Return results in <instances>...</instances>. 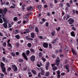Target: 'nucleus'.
<instances>
[{
  "label": "nucleus",
  "mask_w": 78,
  "mask_h": 78,
  "mask_svg": "<svg viewBox=\"0 0 78 78\" xmlns=\"http://www.w3.org/2000/svg\"><path fill=\"white\" fill-rule=\"evenodd\" d=\"M68 22L69 24H70V25H72V24H73V23L74 22H75V20L72 18H70L68 20Z\"/></svg>",
  "instance_id": "obj_1"
},
{
  "label": "nucleus",
  "mask_w": 78,
  "mask_h": 78,
  "mask_svg": "<svg viewBox=\"0 0 78 78\" xmlns=\"http://www.w3.org/2000/svg\"><path fill=\"white\" fill-rule=\"evenodd\" d=\"M55 62V64L56 65V66H59V63H60V60H59V57H57V58L56 59Z\"/></svg>",
  "instance_id": "obj_2"
},
{
  "label": "nucleus",
  "mask_w": 78,
  "mask_h": 78,
  "mask_svg": "<svg viewBox=\"0 0 78 78\" xmlns=\"http://www.w3.org/2000/svg\"><path fill=\"white\" fill-rule=\"evenodd\" d=\"M12 69L14 72H16V71H17V66L15 65H12Z\"/></svg>",
  "instance_id": "obj_3"
},
{
  "label": "nucleus",
  "mask_w": 78,
  "mask_h": 78,
  "mask_svg": "<svg viewBox=\"0 0 78 78\" xmlns=\"http://www.w3.org/2000/svg\"><path fill=\"white\" fill-rule=\"evenodd\" d=\"M55 66L54 64H52L51 66L52 67V70L53 71H55V70H57L58 68L56 66Z\"/></svg>",
  "instance_id": "obj_4"
},
{
  "label": "nucleus",
  "mask_w": 78,
  "mask_h": 78,
  "mask_svg": "<svg viewBox=\"0 0 78 78\" xmlns=\"http://www.w3.org/2000/svg\"><path fill=\"white\" fill-rule=\"evenodd\" d=\"M7 11H8V9H7L5 8L3 9V13H2V15L3 17H4V16H5V15H6V13Z\"/></svg>",
  "instance_id": "obj_5"
},
{
  "label": "nucleus",
  "mask_w": 78,
  "mask_h": 78,
  "mask_svg": "<svg viewBox=\"0 0 78 78\" xmlns=\"http://www.w3.org/2000/svg\"><path fill=\"white\" fill-rule=\"evenodd\" d=\"M43 46L44 48H48V45L47 43H44L43 44Z\"/></svg>",
  "instance_id": "obj_6"
},
{
  "label": "nucleus",
  "mask_w": 78,
  "mask_h": 78,
  "mask_svg": "<svg viewBox=\"0 0 78 78\" xmlns=\"http://www.w3.org/2000/svg\"><path fill=\"white\" fill-rule=\"evenodd\" d=\"M30 60L31 61H34V60H35V56L34 55H32L30 57Z\"/></svg>",
  "instance_id": "obj_7"
},
{
  "label": "nucleus",
  "mask_w": 78,
  "mask_h": 78,
  "mask_svg": "<svg viewBox=\"0 0 78 78\" xmlns=\"http://www.w3.org/2000/svg\"><path fill=\"white\" fill-rule=\"evenodd\" d=\"M26 33H30V30H29V29H27L26 30V32H23V33H21V34H26Z\"/></svg>",
  "instance_id": "obj_8"
},
{
  "label": "nucleus",
  "mask_w": 78,
  "mask_h": 78,
  "mask_svg": "<svg viewBox=\"0 0 78 78\" xmlns=\"http://www.w3.org/2000/svg\"><path fill=\"white\" fill-rule=\"evenodd\" d=\"M22 55L24 58L26 60V61H28V58H27V56H26V55H25V53L23 52L22 53Z\"/></svg>",
  "instance_id": "obj_9"
},
{
  "label": "nucleus",
  "mask_w": 78,
  "mask_h": 78,
  "mask_svg": "<svg viewBox=\"0 0 78 78\" xmlns=\"http://www.w3.org/2000/svg\"><path fill=\"white\" fill-rule=\"evenodd\" d=\"M71 50L73 54L74 55H76V52H75V49H74L73 48H72Z\"/></svg>",
  "instance_id": "obj_10"
},
{
  "label": "nucleus",
  "mask_w": 78,
  "mask_h": 78,
  "mask_svg": "<svg viewBox=\"0 0 78 78\" xmlns=\"http://www.w3.org/2000/svg\"><path fill=\"white\" fill-rule=\"evenodd\" d=\"M3 26L5 28H6L8 27L7 23L5 22L4 24H3Z\"/></svg>",
  "instance_id": "obj_11"
},
{
  "label": "nucleus",
  "mask_w": 78,
  "mask_h": 78,
  "mask_svg": "<svg viewBox=\"0 0 78 78\" xmlns=\"http://www.w3.org/2000/svg\"><path fill=\"white\" fill-rule=\"evenodd\" d=\"M70 34L72 36H73V37H75V33L74 32L72 31L70 33Z\"/></svg>",
  "instance_id": "obj_12"
},
{
  "label": "nucleus",
  "mask_w": 78,
  "mask_h": 78,
  "mask_svg": "<svg viewBox=\"0 0 78 78\" xmlns=\"http://www.w3.org/2000/svg\"><path fill=\"white\" fill-rule=\"evenodd\" d=\"M31 37H32V38H34V37H35L34 34V33H32L31 34Z\"/></svg>",
  "instance_id": "obj_13"
},
{
  "label": "nucleus",
  "mask_w": 78,
  "mask_h": 78,
  "mask_svg": "<svg viewBox=\"0 0 78 78\" xmlns=\"http://www.w3.org/2000/svg\"><path fill=\"white\" fill-rule=\"evenodd\" d=\"M27 9L29 11H32V10L33 9V7H27Z\"/></svg>",
  "instance_id": "obj_14"
},
{
  "label": "nucleus",
  "mask_w": 78,
  "mask_h": 78,
  "mask_svg": "<svg viewBox=\"0 0 78 78\" xmlns=\"http://www.w3.org/2000/svg\"><path fill=\"white\" fill-rule=\"evenodd\" d=\"M23 69L24 70H27V66L25 65V66H24L23 67Z\"/></svg>",
  "instance_id": "obj_15"
},
{
  "label": "nucleus",
  "mask_w": 78,
  "mask_h": 78,
  "mask_svg": "<svg viewBox=\"0 0 78 78\" xmlns=\"http://www.w3.org/2000/svg\"><path fill=\"white\" fill-rule=\"evenodd\" d=\"M46 76H48L49 75H50V72H46Z\"/></svg>",
  "instance_id": "obj_16"
},
{
  "label": "nucleus",
  "mask_w": 78,
  "mask_h": 78,
  "mask_svg": "<svg viewBox=\"0 0 78 78\" xmlns=\"http://www.w3.org/2000/svg\"><path fill=\"white\" fill-rule=\"evenodd\" d=\"M31 72H32V73H33L35 75H36V71H35V70L34 69H33L32 70Z\"/></svg>",
  "instance_id": "obj_17"
},
{
  "label": "nucleus",
  "mask_w": 78,
  "mask_h": 78,
  "mask_svg": "<svg viewBox=\"0 0 78 78\" xmlns=\"http://www.w3.org/2000/svg\"><path fill=\"white\" fill-rule=\"evenodd\" d=\"M65 51L67 52H69V47H66V48Z\"/></svg>",
  "instance_id": "obj_18"
},
{
  "label": "nucleus",
  "mask_w": 78,
  "mask_h": 78,
  "mask_svg": "<svg viewBox=\"0 0 78 78\" xmlns=\"http://www.w3.org/2000/svg\"><path fill=\"white\" fill-rule=\"evenodd\" d=\"M15 37L17 39H18L20 38V36H19V35L18 34L15 36Z\"/></svg>",
  "instance_id": "obj_19"
},
{
  "label": "nucleus",
  "mask_w": 78,
  "mask_h": 78,
  "mask_svg": "<svg viewBox=\"0 0 78 78\" xmlns=\"http://www.w3.org/2000/svg\"><path fill=\"white\" fill-rule=\"evenodd\" d=\"M57 73L58 76H60V72L59 71H58L56 72Z\"/></svg>",
  "instance_id": "obj_20"
},
{
  "label": "nucleus",
  "mask_w": 78,
  "mask_h": 78,
  "mask_svg": "<svg viewBox=\"0 0 78 78\" xmlns=\"http://www.w3.org/2000/svg\"><path fill=\"white\" fill-rule=\"evenodd\" d=\"M8 45H9V47L11 48H12V46L11 45V44L10 43H9L7 44Z\"/></svg>",
  "instance_id": "obj_21"
},
{
  "label": "nucleus",
  "mask_w": 78,
  "mask_h": 78,
  "mask_svg": "<svg viewBox=\"0 0 78 78\" xmlns=\"http://www.w3.org/2000/svg\"><path fill=\"white\" fill-rule=\"evenodd\" d=\"M66 69H67V70L68 72H70V70H69V69L68 67V66H66Z\"/></svg>",
  "instance_id": "obj_22"
},
{
  "label": "nucleus",
  "mask_w": 78,
  "mask_h": 78,
  "mask_svg": "<svg viewBox=\"0 0 78 78\" xmlns=\"http://www.w3.org/2000/svg\"><path fill=\"white\" fill-rule=\"evenodd\" d=\"M18 19V18L17 17H15L13 18V20L14 21H17Z\"/></svg>",
  "instance_id": "obj_23"
},
{
  "label": "nucleus",
  "mask_w": 78,
  "mask_h": 78,
  "mask_svg": "<svg viewBox=\"0 0 78 78\" xmlns=\"http://www.w3.org/2000/svg\"><path fill=\"white\" fill-rule=\"evenodd\" d=\"M55 34V32L53 31L51 32V36H54Z\"/></svg>",
  "instance_id": "obj_24"
},
{
  "label": "nucleus",
  "mask_w": 78,
  "mask_h": 78,
  "mask_svg": "<svg viewBox=\"0 0 78 78\" xmlns=\"http://www.w3.org/2000/svg\"><path fill=\"white\" fill-rule=\"evenodd\" d=\"M58 40V39H56L52 41V44H55L56 43V41Z\"/></svg>",
  "instance_id": "obj_25"
},
{
  "label": "nucleus",
  "mask_w": 78,
  "mask_h": 78,
  "mask_svg": "<svg viewBox=\"0 0 78 78\" xmlns=\"http://www.w3.org/2000/svg\"><path fill=\"white\" fill-rule=\"evenodd\" d=\"M23 62V60L22 59H20L18 60V62Z\"/></svg>",
  "instance_id": "obj_26"
},
{
  "label": "nucleus",
  "mask_w": 78,
  "mask_h": 78,
  "mask_svg": "<svg viewBox=\"0 0 78 78\" xmlns=\"http://www.w3.org/2000/svg\"><path fill=\"white\" fill-rule=\"evenodd\" d=\"M28 15H29V14H28L27 15L25 16L24 17L25 19H28L29 18V16Z\"/></svg>",
  "instance_id": "obj_27"
},
{
  "label": "nucleus",
  "mask_w": 78,
  "mask_h": 78,
  "mask_svg": "<svg viewBox=\"0 0 78 78\" xmlns=\"http://www.w3.org/2000/svg\"><path fill=\"white\" fill-rule=\"evenodd\" d=\"M1 69H3V68H4V64L3 63H1Z\"/></svg>",
  "instance_id": "obj_28"
},
{
  "label": "nucleus",
  "mask_w": 78,
  "mask_h": 78,
  "mask_svg": "<svg viewBox=\"0 0 78 78\" xmlns=\"http://www.w3.org/2000/svg\"><path fill=\"white\" fill-rule=\"evenodd\" d=\"M14 33L15 34H17L19 33V31L18 30H16L14 31Z\"/></svg>",
  "instance_id": "obj_29"
},
{
  "label": "nucleus",
  "mask_w": 78,
  "mask_h": 78,
  "mask_svg": "<svg viewBox=\"0 0 78 78\" xmlns=\"http://www.w3.org/2000/svg\"><path fill=\"white\" fill-rule=\"evenodd\" d=\"M28 47H31V43H28L27 44Z\"/></svg>",
  "instance_id": "obj_30"
},
{
  "label": "nucleus",
  "mask_w": 78,
  "mask_h": 78,
  "mask_svg": "<svg viewBox=\"0 0 78 78\" xmlns=\"http://www.w3.org/2000/svg\"><path fill=\"white\" fill-rule=\"evenodd\" d=\"M39 56L40 58H41L42 57V52H40L39 53Z\"/></svg>",
  "instance_id": "obj_31"
},
{
  "label": "nucleus",
  "mask_w": 78,
  "mask_h": 78,
  "mask_svg": "<svg viewBox=\"0 0 78 78\" xmlns=\"http://www.w3.org/2000/svg\"><path fill=\"white\" fill-rule=\"evenodd\" d=\"M2 69V71L3 72H5V70H6V68H5V67L3 68Z\"/></svg>",
  "instance_id": "obj_32"
},
{
  "label": "nucleus",
  "mask_w": 78,
  "mask_h": 78,
  "mask_svg": "<svg viewBox=\"0 0 78 78\" xmlns=\"http://www.w3.org/2000/svg\"><path fill=\"white\" fill-rule=\"evenodd\" d=\"M8 25H9V28H11V27H12V25L11 24L9 23Z\"/></svg>",
  "instance_id": "obj_33"
},
{
  "label": "nucleus",
  "mask_w": 78,
  "mask_h": 78,
  "mask_svg": "<svg viewBox=\"0 0 78 78\" xmlns=\"http://www.w3.org/2000/svg\"><path fill=\"white\" fill-rule=\"evenodd\" d=\"M30 51L28 50H27V53H26L27 55H28L30 54Z\"/></svg>",
  "instance_id": "obj_34"
},
{
  "label": "nucleus",
  "mask_w": 78,
  "mask_h": 78,
  "mask_svg": "<svg viewBox=\"0 0 78 78\" xmlns=\"http://www.w3.org/2000/svg\"><path fill=\"white\" fill-rule=\"evenodd\" d=\"M35 31L37 32V33L39 32V30H38V29L37 27L35 28Z\"/></svg>",
  "instance_id": "obj_35"
},
{
  "label": "nucleus",
  "mask_w": 78,
  "mask_h": 78,
  "mask_svg": "<svg viewBox=\"0 0 78 78\" xmlns=\"http://www.w3.org/2000/svg\"><path fill=\"white\" fill-rule=\"evenodd\" d=\"M41 74L42 75H44V70L41 71Z\"/></svg>",
  "instance_id": "obj_36"
},
{
  "label": "nucleus",
  "mask_w": 78,
  "mask_h": 78,
  "mask_svg": "<svg viewBox=\"0 0 78 78\" xmlns=\"http://www.w3.org/2000/svg\"><path fill=\"white\" fill-rule=\"evenodd\" d=\"M3 9H0V14H1L2 15V14H3Z\"/></svg>",
  "instance_id": "obj_37"
},
{
  "label": "nucleus",
  "mask_w": 78,
  "mask_h": 78,
  "mask_svg": "<svg viewBox=\"0 0 78 78\" xmlns=\"http://www.w3.org/2000/svg\"><path fill=\"white\" fill-rule=\"evenodd\" d=\"M11 55L13 56H14V57L15 56H16V54H15L13 52H11Z\"/></svg>",
  "instance_id": "obj_38"
},
{
  "label": "nucleus",
  "mask_w": 78,
  "mask_h": 78,
  "mask_svg": "<svg viewBox=\"0 0 78 78\" xmlns=\"http://www.w3.org/2000/svg\"><path fill=\"white\" fill-rule=\"evenodd\" d=\"M29 27L30 30H33V27L31 26H29Z\"/></svg>",
  "instance_id": "obj_39"
},
{
  "label": "nucleus",
  "mask_w": 78,
  "mask_h": 78,
  "mask_svg": "<svg viewBox=\"0 0 78 78\" xmlns=\"http://www.w3.org/2000/svg\"><path fill=\"white\" fill-rule=\"evenodd\" d=\"M49 64H50V63L49 62H47L46 64V66H49Z\"/></svg>",
  "instance_id": "obj_40"
},
{
  "label": "nucleus",
  "mask_w": 78,
  "mask_h": 78,
  "mask_svg": "<svg viewBox=\"0 0 78 78\" xmlns=\"http://www.w3.org/2000/svg\"><path fill=\"white\" fill-rule=\"evenodd\" d=\"M42 8V6L41 5H39V6L38 7V9H40L41 8Z\"/></svg>",
  "instance_id": "obj_41"
},
{
  "label": "nucleus",
  "mask_w": 78,
  "mask_h": 78,
  "mask_svg": "<svg viewBox=\"0 0 78 78\" xmlns=\"http://www.w3.org/2000/svg\"><path fill=\"white\" fill-rule=\"evenodd\" d=\"M25 5H22V9H23V10H24V9H25Z\"/></svg>",
  "instance_id": "obj_42"
},
{
  "label": "nucleus",
  "mask_w": 78,
  "mask_h": 78,
  "mask_svg": "<svg viewBox=\"0 0 78 78\" xmlns=\"http://www.w3.org/2000/svg\"><path fill=\"white\" fill-rule=\"evenodd\" d=\"M2 18L4 22H6V20L5 18V17H2Z\"/></svg>",
  "instance_id": "obj_43"
},
{
  "label": "nucleus",
  "mask_w": 78,
  "mask_h": 78,
  "mask_svg": "<svg viewBox=\"0 0 78 78\" xmlns=\"http://www.w3.org/2000/svg\"><path fill=\"white\" fill-rule=\"evenodd\" d=\"M2 59L4 62L5 61V58L4 57H3L2 58Z\"/></svg>",
  "instance_id": "obj_44"
},
{
  "label": "nucleus",
  "mask_w": 78,
  "mask_h": 78,
  "mask_svg": "<svg viewBox=\"0 0 78 78\" xmlns=\"http://www.w3.org/2000/svg\"><path fill=\"white\" fill-rule=\"evenodd\" d=\"M70 17V16L67 15L66 16V20Z\"/></svg>",
  "instance_id": "obj_45"
},
{
  "label": "nucleus",
  "mask_w": 78,
  "mask_h": 78,
  "mask_svg": "<svg viewBox=\"0 0 78 78\" xmlns=\"http://www.w3.org/2000/svg\"><path fill=\"white\" fill-rule=\"evenodd\" d=\"M30 51H31L32 52H33V53H35V51H34V50L33 49H30Z\"/></svg>",
  "instance_id": "obj_46"
},
{
  "label": "nucleus",
  "mask_w": 78,
  "mask_h": 78,
  "mask_svg": "<svg viewBox=\"0 0 78 78\" xmlns=\"http://www.w3.org/2000/svg\"><path fill=\"white\" fill-rule=\"evenodd\" d=\"M52 58H56V55H53L52 56Z\"/></svg>",
  "instance_id": "obj_47"
},
{
  "label": "nucleus",
  "mask_w": 78,
  "mask_h": 78,
  "mask_svg": "<svg viewBox=\"0 0 78 78\" xmlns=\"http://www.w3.org/2000/svg\"><path fill=\"white\" fill-rule=\"evenodd\" d=\"M66 73H61V75L62 76H64V75H65Z\"/></svg>",
  "instance_id": "obj_48"
},
{
  "label": "nucleus",
  "mask_w": 78,
  "mask_h": 78,
  "mask_svg": "<svg viewBox=\"0 0 78 78\" xmlns=\"http://www.w3.org/2000/svg\"><path fill=\"white\" fill-rule=\"evenodd\" d=\"M0 23H3V20L1 18H0Z\"/></svg>",
  "instance_id": "obj_49"
},
{
  "label": "nucleus",
  "mask_w": 78,
  "mask_h": 78,
  "mask_svg": "<svg viewBox=\"0 0 78 78\" xmlns=\"http://www.w3.org/2000/svg\"><path fill=\"white\" fill-rule=\"evenodd\" d=\"M49 47L50 48H52V46H51V44H49Z\"/></svg>",
  "instance_id": "obj_50"
},
{
  "label": "nucleus",
  "mask_w": 78,
  "mask_h": 78,
  "mask_svg": "<svg viewBox=\"0 0 78 78\" xmlns=\"http://www.w3.org/2000/svg\"><path fill=\"white\" fill-rule=\"evenodd\" d=\"M66 5L67 6H68V7H70V4H69V3H66Z\"/></svg>",
  "instance_id": "obj_51"
},
{
  "label": "nucleus",
  "mask_w": 78,
  "mask_h": 78,
  "mask_svg": "<svg viewBox=\"0 0 78 78\" xmlns=\"http://www.w3.org/2000/svg\"><path fill=\"white\" fill-rule=\"evenodd\" d=\"M6 43L5 42L3 44V46H4V47H6Z\"/></svg>",
  "instance_id": "obj_52"
},
{
  "label": "nucleus",
  "mask_w": 78,
  "mask_h": 78,
  "mask_svg": "<svg viewBox=\"0 0 78 78\" xmlns=\"http://www.w3.org/2000/svg\"><path fill=\"white\" fill-rule=\"evenodd\" d=\"M49 67V66H46L45 69H46V70H48V67Z\"/></svg>",
  "instance_id": "obj_53"
},
{
  "label": "nucleus",
  "mask_w": 78,
  "mask_h": 78,
  "mask_svg": "<svg viewBox=\"0 0 78 78\" xmlns=\"http://www.w3.org/2000/svg\"><path fill=\"white\" fill-rule=\"evenodd\" d=\"M72 29L73 30H74V31H76V29L74 27H72Z\"/></svg>",
  "instance_id": "obj_54"
},
{
  "label": "nucleus",
  "mask_w": 78,
  "mask_h": 78,
  "mask_svg": "<svg viewBox=\"0 0 78 78\" xmlns=\"http://www.w3.org/2000/svg\"><path fill=\"white\" fill-rule=\"evenodd\" d=\"M49 24H48V23L47 22L46 23V27H48Z\"/></svg>",
  "instance_id": "obj_55"
},
{
  "label": "nucleus",
  "mask_w": 78,
  "mask_h": 78,
  "mask_svg": "<svg viewBox=\"0 0 78 78\" xmlns=\"http://www.w3.org/2000/svg\"><path fill=\"white\" fill-rule=\"evenodd\" d=\"M60 27H58V28H57V29H56V30H57V31H59L60 30Z\"/></svg>",
  "instance_id": "obj_56"
},
{
  "label": "nucleus",
  "mask_w": 78,
  "mask_h": 78,
  "mask_svg": "<svg viewBox=\"0 0 78 78\" xmlns=\"http://www.w3.org/2000/svg\"><path fill=\"white\" fill-rule=\"evenodd\" d=\"M9 8H15V7L13 6H11L9 7Z\"/></svg>",
  "instance_id": "obj_57"
},
{
  "label": "nucleus",
  "mask_w": 78,
  "mask_h": 78,
  "mask_svg": "<svg viewBox=\"0 0 78 78\" xmlns=\"http://www.w3.org/2000/svg\"><path fill=\"white\" fill-rule=\"evenodd\" d=\"M39 37L40 39H43V37L42 36H39Z\"/></svg>",
  "instance_id": "obj_58"
},
{
  "label": "nucleus",
  "mask_w": 78,
  "mask_h": 78,
  "mask_svg": "<svg viewBox=\"0 0 78 78\" xmlns=\"http://www.w3.org/2000/svg\"><path fill=\"white\" fill-rule=\"evenodd\" d=\"M16 55L18 56V55H19V52H16Z\"/></svg>",
  "instance_id": "obj_59"
},
{
  "label": "nucleus",
  "mask_w": 78,
  "mask_h": 78,
  "mask_svg": "<svg viewBox=\"0 0 78 78\" xmlns=\"http://www.w3.org/2000/svg\"><path fill=\"white\" fill-rule=\"evenodd\" d=\"M41 1L43 3H44V4H45V3H46V2H45L44 0H41Z\"/></svg>",
  "instance_id": "obj_60"
},
{
  "label": "nucleus",
  "mask_w": 78,
  "mask_h": 78,
  "mask_svg": "<svg viewBox=\"0 0 78 78\" xmlns=\"http://www.w3.org/2000/svg\"><path fill=\"white\" fill-rule=\"evenodd\" d=\"M1 5H5V2H2L1 3Z\"/></svg>",
  "instance_id": "obj_61"
},
{
  "label": "nucleus",
  "mask_w": 78,
  "mask_h": 78,
  "mask_svg": "<svg viewBox=\"0 0 78 78\" xmlns=\"http://www.w3.org/2000/svg\"><path fill=\"white\" fill-rule=\"evenodd\" d=\"M42 59L43 61H44V62H45V59L44 58H42Z\"/></svg>",
  "instance_id": "obj_62"
},
{
  "label": "nucleus",
  "mask_w": 78,
  "mask_h": 78,
  "mask_svg": "<svg viewBox=\"0 0 78 78\" xmlns=\"http://www.w3.org/2000/svg\"><path fill=\"white\" fill-rule=\"evenodd\" d=\"M0 75L2 76L3 77L4 76V74L2 73H0Z\"/></svg>",
  "instance_id": "obj_63"
},
{
  "label": "nucleus",
  "mask_w": 78,
  "mask_h": 78,
  "mask_svg": "<svg viewBox=\"0 0 78 78\" xmlns=\"http://www.w3.org/2000/svg\"><path fill=\"white\" fill-rule=\"evenodd\" d=\"M76 41L77 42V45H78V39H77L76 40Z\"/></svg>",
  "instance_id": "obj_64"
}]
</instances>
